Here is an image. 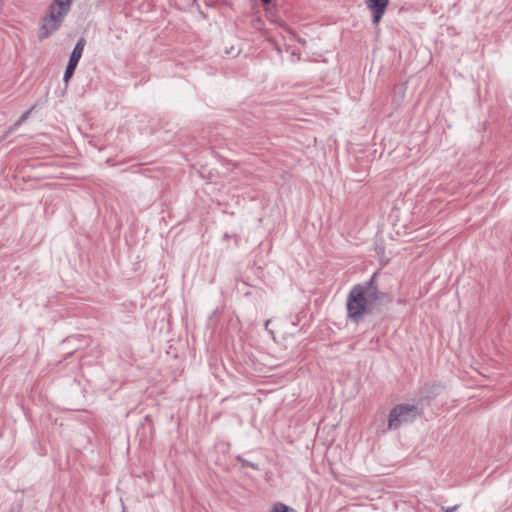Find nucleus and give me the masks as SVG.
<instances>
[{"mask_svg": "<svg viewBox=\"0 0 512 512\" xmlns=\"http://www.w3.org/2000/svg\"><path fill=\"white\" fill-rule=\"evenodd\" d=\"M379 299L380 294L374 276L366 282L353 286L346 301L348 318L355 323L360 322L372 311Z\"/></svg>", "mask_w": 512, "mask_h": 512, "instance_id": "nucleus-1", "label": "nucleus"}, {"mask_svg": "<svg viewBox=\"0 0 512 512\" xmlns=\"http://www.w3.org/2000/svg\"><path fill=\"white\" fill-rule=\"evenodd\" d=\"M72 0H53L39 28V38H48L62 25L71 8Z\"/></svg>", "mask_w": 512, "mask_h": 512, "instance_id": "nucleus-2", "label": "nucleus"}, {"mask_svg": "<svg viewBox=\"0 0 512 512\" xmlns=\"http://www.w3.org/2000/svg\"><path fill=\"white\" fill-rule=\"evenodd\" d=\"M420 416L418 406L412 404H398L388 414L387 426L382 430H396L400 427L412 423Z\"/></svg>", "mask_w": 512, "mask_h": 512, "instance_id": "nucleus-3", "label": "nucleus"}, {"mask_svg": "<svg viewBox=\"0 0 512 512\" xmlns=\"http://www.w3.org/2000/svg\"><path fill=\"white\" fill-rule=\"evenodd\" d=\"M84 46H85L84 40L80 39L76 43L75 47L73 48L72 53L69 58V61H68V65L66 67V70H65V73L63 76V81L65 84H68L70 78L73 76L75 69L79 63V60L82 56Z\"/></svg>", "mask_w": 512, "mask_h": 512, "instance_id": "nucleus-4", "label": "nucleus"}, {"mask_svg": "<svg viewBox=\"0 0 512 512\" xmlns=\"http://www.w3.org/2000/svg\"><path fill=\"white\" fill-rule=\"evenodd\" d=\"M390 0H365V4L373 16V23L378 24L382 19Z\"/></svg>", "mask_w": 512, "mask_h": 512, "instance_id": "nucleus-5", "label": "nucleus"}, {"mask_svg": "<svg viewBox=\"0 0 512 512\" xmlns=\"http://www.w3.org/2000/svg\"><path fill=\"white\" fill-rule=\"evenodd\" d=\"M290 507L287 505L277 502L275 503L268 512H290Z\"/></svg>", "mask_w": 512, "mask_h": 512, "instance_id": "nucleus-6", "label": "nucleus"}, {"mask_svg": "<svg viewBox=\"0 0 512 512\" xmlns=\"http://www.w3.org/2000/svg\"><path fill=\"white\" fill-rule=\"evenodd\" d=\"M237 460L241 463L242 467L249 466V467H251L253 469H258V465L256 463L252 462L250 459L238 456Z\"/></svg>", "mask_w": 512, "mask_h": 512, "instance_id": "nucleus-7", "label": "nucleus"}, {"mask_svg": "<svg viewBox=\"0 0 512 512\" xmlns=\"http://www.w3.org/2000/svg\"><path fill=\"white\" fill-rule=\"evenodd\" d=\"M31 111H32V109H30V110H28V111L24 112V113L21 115V117L19 118V120H18V121L15 123V125H14V126H15V128H17L18 126H20V125H21V124H22V123H23V122H24V121L29 117V115H30Z\"/></svg>", "mask_w": 512, "mask_h": 512, "instance_id": "nucleus-8", "label": "nucleus"}, {"mask_svg": "<svg viewBox=\"0 0 512 512\" xmlns=\"http://www.w3.org/2000/svg\"><path fill=\"white\" fill-rule=\"evenodd\" d=\"M456 509H457V506H452V507H447V508L442 507V510L444 512H454V511H456Z\"/></svg>", "mask_w": 512, "mask_h": 512, "instance_id": "nucleus-9", "label": "nucleus"}, {"mask_svg": "<svg viewBox=\"0 0 512 512\" xmlns=\"http://www.w3.org/2000/svg\"><path fill=\"white\" fill-rule=\"evenodd\" d=\"M264 4H268L271 2V0H261Z\"/></svg>", "mask_w": 512, "mask_h": 512, "instance_id": "nucleus-10", "label": "nucleus"}]
</instances>
